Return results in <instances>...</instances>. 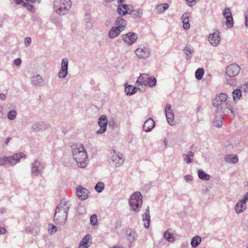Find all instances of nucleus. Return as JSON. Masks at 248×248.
Here are the masks:
<instances>
[{"label": "nucleus", "instance_id": "obj_52", "mask_svg": "<svg viewBox=\"0 0 248 248\" xmlns=\"http://www.w3.org/2000/svg\"><path fill=\"white\" fill-rule=\"evenodd\" d=\"M240 201L247 204V202L248 201V192L245 194L243 197L242 199L240 200Z\"/></svg>", "mask_w": 248, "mask_h": 248}, {"label": "nucleus", "instance_id": "obj_20", "mask_svg": "<svg viewBox=\"0 0 248 248\" xmlns=\"http://www.w3.org/2000/svg\"><path fill=\"white\" fill-rule=\"evenodd\" d=\"M50 126L49 124L45 123H38L33 124L31 126V129L34 132L43 131Z\"/></svg>", "mask_w": 248, "mask_h": 248}, {"label": "nucleus", "instance_id": "obj_61", "mask_svg": "<svg viewBox=\"0 0 248 248\" xmlns=\"http://www.w3.org/2000/svg\"><path fill=\"white\" fill-rule=\"evenodd\" d=\"M190 158L194 156V153L191 151H189L188 152H187V154H186Z\"/></svg>", "mask_w": 248, "mask_h": 248}, {"label": "nucleus", "instance_id": "obj_55", "mask_svg": "<svg viewBox=\"0 0 248 248\" xmlns=\"http://www.w3.org/2000/svg\"><path fill=\"white\" fill-rule=\"evenodd\" d=\"M245 26L248 27V12L245 14Z\"/></svg>", "mask_w": 248, "mask_h": 248}, {"label": "nucleus", "instance_id": "obj_11", "mask_svg": "<svg viewBox=\"0 0 248 248\" xmlns=\"http://www.w3.org/2000/svg\"><path fill=\"white\" fill-rule=\"evenodd\" d=\"M240 67L237 64H231L228 65L225 71V74L230 78L236 77L240 72Z\"/></svg>", "mask_w": 248, "mask_h": 248}, {"label": "nucleus", "instance_id": "obj_12", "mask_svg": "<svg viewBox=\"0 0 248 248\" xmlns=\"http://www.w3.org/2000/svg\"><path fill=\"white\" fill-rule=\"evenodd\" d=\"M68 60L67 58H63L61 62V69L58 73L59 78H63L68 74Z\"/></svg>", "mask_w": 248, "mask_h": 248}, {"label": "nucleus", "instance_id": "obj_53", "mask_svg": "<svg viewBox=\"0 0 248 248\" xmlns=\"http://www.w3.org/2000/svg\"><path fill=\"white\" fill-rule=\"evenodd\" d=\"M187 4L190 7H192L193 5L195 4V0H186Z\"/></svg>", "mask_w": 248, "mask_h": 248}, {"label": "nucleus", "instance_id": "obj_16", "mask_svg": "<svg viewBox=\"0 0 248 248\" xmlns=\"http://www.w3.org/2000/svg\"><path fill=\"white\" fill-rule=\"evenodd\" d=\"M208 40L212 46H218L220 41L219 32L218 31H216L213 33L210 34Z\"/></svg>", "mask_w": 248, "mask_h": 248}, {"label": "nucleus", "instance_id": "obj_63", "mask_svg": "<svg viewBox=\"0 0 248 248\" xmlns=\"http://www.w3.org/2000/svg\"><path fill=\"white\" fill-rule=\"evenodd\" d=\"M244 90L245 92H248V84L243 85Z\"/></svg>", "mask_w": 248, "mask_h": 248}, {"label": "nucleus", "instance_id": "obj_18", "mask_svg": "<svg viewBox=\"0 0 248 248\" xmlns=\"http://www.w3.org/2000/svg\"><path fill=\"white\" fill-rule=\"evenodd\" d=\"M228 96L226 93H220L216 95L215 98L213 100L212 104L213 106H217L218 105L226 103Z\"/></svg>", "mask_w": 248, "mask_h": 248}, {"label": "nucleus", "instance_id": "obj_32", "mask_svg": "<svg viewBox=\"0 0 248 248\" xmlns=\"http://www.w3.org/2000/svg\"><path fill=\"white\" fill-rule=\"evenodd\" d=\"M137 88L131 85L125 84V92L127 95H132L137 92Z\"/></svg>", "mask_w": 248, "mask_h": 248}, {"label": "nucleus", "instance_id": "obj_5", "mask_svg": "<svg viewBox=\"0 0 248 248\" xmlns=\"http://www.w3.org/2000/svg\"><path fill=\"white\" fill-rule=\"evenodd\" d=\"M136 83L138 84V86L144 85L148 86L149 87H154L156 84V79L154 77H149L148 74L144 73L141 74L138 78Z\"/></svg>", "mask_w": 248, "mask_h": 248}, {"label": "nucleus", "instance_id": "obj_28", "mask_svg": "<svg viewBox=\"0 0 248 248\" xmlns=\"http://www.w3.org/2000/svg\"><path fill=\"white\" fill-rule=\"evenodd\" d=\"M115 24L117 27L124 31L126 27V22L122 17L119 16L115 19Z\"/></svg>", "mask_w": 248, "mask_h": 248}, {"label": "nucleus", "instance_id": "obj_49", "mask_svg": "<svg viewBox=\"0 0 248 248\" xmlns=\"http://www.w3.org/2000/svg\"><path fill=\"white\" fill-rule=\"evenodd\" d=\"M91 16L90 14H86L84 16V21L86 23V24H91Z\"/></svg>", "mask_w": 248, "mask_h": 248}, {"label": "nucleus", "instance_id": "obj_8", "mask_svg": "<svg viewBox=\"0 0 248 248\" xmlns=\"http://www.w3.org/2000/svg\"><path fill=\"white\" fill-rule=\"evenodd\" d=\"M124 42L128 46H131L136 43L138 39V35L134 32H129L121 35Z\"/></svg>", "mask_w": 248, "mask_h": 248}, {"label": "nucleus", "instance_id": "obj_29", "mask_svg": "<svg viewBox=\"0 0 248 248\" xmlns=\"http://www.w3.org/2000/svg\"><path fill=\"white\" fill-rule=\"evenodd\" d=\"M132 8V6L130 7V10L129 11L128 14L131 15L132 17L134 19L140 18L142 14V10L140 8L137 10H133Z\"/></svg>", "mask_w": 248, "mask_h": 248}, {"label": "nucleus", "instance_id": "obj_57", "mask_svg": "<svg viewBox=\"0 0 248 248\" xmlns=\"http://www.w3.org/2000/svg\"><path fill=\"white\" fill-rule=\"evenodd\" d=\"M25 233L27 234H31L32 233V230L30 227H26L25 229Z\"/></svg>", "mask_w": 248, "mask_h": 248}, {"label": "nucleus", "instance_id": "obj_27", "mask_svg": "<svg viewBox=\"0 0 248 248\" xmlns=\"http://www.w3.org/2000/svg\"><path fill=\"white\" fill-rule=\"evenodd\" d=\"M171 229H169L164 232V238L169 242H173L175 241L174 234L171 232Z\"/></svg>", "mask_w": 248, "mask_h": 248}, {"label": "nucleus", "instance_id": "obj_24", "mask_svg": "<svg viewBox=\"0 0 248 248\" xmlns=\"http://www.w3.org/2000/svg\"><path fill=\"white\" fill-rule=\"evenodd\" d=\"M155 126V122L153 119L152 118H149L144 123L143 129L144 131L148 132L151 131Z\"/></svg>", "mask_w": 248, "mask_h": 248}, {"label": "nucleus", "instance_id": "obj_26", "mask_svg": "<svg viewBox=\"0 0 248 248\" xmlns=\"http://www.w3.org/2000/svg\"><path fill=\"white\" fill-rule=\"evenodd\" d=\"M247 208V204L239 200L235 206V212L239 214L243 212Z\"/></svg>", "mask_w": 248, "mask_h": 248}, {"label": "nucleus", "instance_id": "obj_40", "mask_svg": "<svg viewBox=\"0 0 248 248\" xmlns=\"http://www.w3.org/2000/svg\"><path fill=\"white\" fill-rule=\"evenodd\" d=\"M204 73L203 69L202 68H198L195 72L196 78L198 80L201 79L203 77Z\"/></svg>", "mask_w": 248, "mask_h": 248}, {"label": "nucleus", "instance_id": "obj_3", "mask_svg": "<svg viewBox=\"0 0 248 248\" xmlns=\"http://www.w3.org/2000/svg\"><path fill=\"white\" fill-rule=\"evenodd\" d=\"M71 7L70 0H56L54 1V9L56 12L61 15H64Z\"/></svg>", "mask_w": 248, "mask_h": 248}, {"label": "nucleus", "instance_id": "obj_14", "mask_svg": "<svg viewBox=\"0 0 248 248\" xmlns=\"http://www.w3.org/2000/svg\"><path fill=\"white\" fill-rule=\"evenodd\" d=\"M44 169V166L43 163H41L37 160H36L31 165V173L35 176L40 175Z\"/></svg>", "mask_w": 248, "mask_h": 248}, {"label": "nucleus", "instance_id": "obj_45", "mask_svg": "<svg viewBox=\"0 0 248 248\" xmlns=\"http://www.w3.org/2000/svg\"><path fill=\"white\" fill-rule=\"evenodd\" d=\"M91 239V236L89 234L86 235L80 241V243L85 246H89L88 242Z\"/></svg>", "mask_w": 248, "mask_h": 248}, {"label": "nucleus", "instance_id": "obj_47", "mask_svg": "<svg viewBox=\"0 0 248 248\" xmlns=\"http://www.w3.org/2000/svg\"><path fill=\"white\" fill-rule=\"evenodd\" d=\"M223 15L224 18H227L228 17L232 16V13L230 8H225L223 11Z\"/></svg>", "mask_w": 248, "mask_h": 248}, {"label": "nucleus", "instance_id": "obj_21", "mask_svg": "<svg viewBox=\"0 0 248 248\" xmlns=\"http://www.w3.org/2000/svg\"><path fill=\"white\" fill-rule=\"evenodd\" d=\"M130 7H131L130 5L120 4L117 7V11L120 16L122 17L126 14H128L129 11L130 10Z\"/></svg>", "mask_w": 248, "mask_h": 248}, {"label": "nucleus", "instance_id": "obj_48", "mask_svg": "<svg viewBox=\"0 0 248 248\" xmlns=\"http://www.w3.org/2000/svg\"><path fill=\"white\" fill-rule=\"evenodd\" d=\"M108 126L112 128H116L118 126L117 122L115 121L114 118H111L108 121Z\"/></svg>", "mask_w": 248, "mask_h": 248}, {"label": "nucleus", "instance_id": "obj_36", "mask_svg": "<svg viewBox=\"0 0 248 248\" xmlns=\"http://www.w3.org/2000/svg\"><path fill=\"white\" fill-rule=\"evenodd\" d=\"M169 7V5L167 3L161 4L157 5L155 8V10L157 14H161L167 10Z\"/></svg>", "mask_w": 248, "mask_h": 248}, {"label": "nucleus", "instance_id": "obj_4", "mask_svg": "<svg viewBox=\"0 0 248 248\" xmlns=\"http://www.w3.org/2000/svg\"><path fill=\"white\" fill-rule=\"evenodd\" d=\"M142 196L140 192H136L132 194L129 200L131 209L138 212L142 204Z\"/></svg>", "mask_w": 248, "mask_h": 248}, {"label": "nucleus", "instance_id": "obj_1", "mask_svg": "<svg viewBox=\"0 0 248 248\" xmlns=\"http://www.w3.org/2000/svg\"><path fill=\"white\" fill-rule=\"evenodd\" d=\"M70 207L71 204L68 201L64 200L60 201L55 209L54 216V220L57 224L62 226L65 224Z\"/></svg>", "mask_w": 248, "mask_h": 248}, {"label": "nucleus", "instance_id": "obj_35", "mask_svg": "<svg viewBox=\"0 0 248 248\" xmlns=\"http://www.w3.org/2000/svg\"><path fill=\"white\" fill-rule=\"evenodd\" d=\"M184 52L186 56V60H190L191 58V55L193 53V49L189 46H186L184 49Z\"/></svg>", "mask_w": 248, "mask_h": 248}, {"label": "nucleus", "instance_id": "obj_22", "mask_svg": "<svg viewBox=\"0 0 248 248\" xmlns=\"http://www.w3.org/2000/svg\"><path fill=\"white\" fill-rule=\"evenodd\" d=\"M142 220L144 223V227L146 228H148L150 226L151 221L149 206H148L146 209L145 214L142 215Z\"/></svg>", "mask_w": 248, "mask_h": 248}, {"label": "nucleus", "instance_id": "obj_19", "mask_svg": "<svg viewBox=\"0 0 248 248\" xmlns=\"http://www.w3.org/2000/svg\"><path fill=\"white\" fill-rule=\"evenodd\" d=\"M89 193L88 190L81 186H79L77 188V195L78 197L82 200H85L88 198Z\"/></svg>", "mask_w": 248, "mask_h": 248}, {"label": "nucleus", "instance_id": "obj_2", "mask_svg": "<svg viewBox=\"0 0 248 248\" xmlns=\"http://www.w3.org/2000/svg\"><path fill=\"white\" fill-rule=\"evenodd\" d=\"M72 155L78 167L85 168L87 166L88 155L84 147L82 145H75L72 147Z\"/></svg>", "mask_w": 248, "mask_h": 248}, {"label": "nucleus", "instance_id": "obj_58", "mask_svg": "<svg viewBox=\"0 0 248 248\" xmlns=\"http://www.w3.org/2000/svg\"><path fill=\"white\" fill-rule=\"evenodd\" d=\"M23 5L24 6H27V9L29 10V11H31V9L33 8V6L31 4H27L26 5V4L24 2V4Z\"/></svg>", "mask_w": 248, "mask_h": 248}, {"label": "nucleus", "instance_id": "obj_25", "mask_svg": "<svg viewBox=\"0 0 248 248\" xmlns=\"http://www.w3.org/2000/svg\"><path fill=\"white\" fill-rule=\"evenodd\" d=\"M123 30H121L119 27H113L109 31L108 36L110 39H113L118 36Z\"/></svg>", "mask_w": 248, "mask_h": 248}, {"label": "nucleus", "instance_id": "obj_56", "mask_svg": "<svg viewBox=\"0 0 248 248\" xmlns=\"http://www.w3.org/2000/svg\"><path fill=\"white\" fill-rule=\"evenodd\" d=\"M185 180L186 181H191L193 180V177L190 175H186L184 177Z\"/></svg>", "mask_w": 248, "mask_h": 248}, {"label": "nucleus", "instance_id": "obj_31", "mask_svg": "<svg viewBox=\"0 0 248 248\" xmlns=\"http://www.w3.org/2000/svg\"><path fill=\"white\" fill-rule=\"evenodd\" d=\"M223 117L221 115H216L213 122V125L217 127H220L222 125Z\"/></svg>", "mask_w": 248, "mask_h": 248}, {"label": "nucleus", "instance_id": "obj_50", "mask_svg": "<svg viewBox=\"0 0 248 248\" xmlns=\"http://www.w3.org/2000/svg\"><path fill=\"white\" fill-rule=\"evenodd\" d=\"M49 227L51 226V227L49 229V231L51 234H53L57 232V227L54 226V225H49Z\"/></svg>", "mask_w": 248, "mask_h": 248}, {"label": "nucleus", "instance_id": "obj_51", "mask_svg": "<svg viewBox=\"0 0 248 248\" xmlns=\"http://www.w3.org/2000/svg\"><path fill=\"white\" fill-rule=\"evenodd\" d=\"M21 59L20 58H17L15 59L14 62L13 63L16 65V66H19L21 64Z\"/></svg>", "mask_w": 248, "mask_h": 248}, {"label": "nucleus", "instance_id": "obj_13", "mask_svg": "<svg viewBox=\"0 0 248 248\" xmlns=\"http://www.w3.org/2000/svg\"><path fill=\"white\" fill-rule=\"evenodd\" d=\"M68 60L67 58H63L61 62V69L58 73L59 78H63L68 74Z\"/></svg>", "mask_w": 248, "mask_h": 248}, {"label": "nucleus", "instance_id": "obj_15", "mask_svg": "<svg viewBox=\"0 0 248 248\" xmlns=\"http://www.w3.org/2000/svg\"><path fill=\"white\" fill-rule=\"evenodd\" d=\"M108 123V118L106 116L101 115L99 117L98 124L100 128L97 131L96 133L97 134H102L106 131Z\"/></svg>", "mask_w": 248, "mask_h": 248}, {"label": "nucleus", "instance_id": "obj_17", "mask_svg": "<svg viewBox=\"0 0 248 248\" xmlns=\"http://www.w3.org/2000/svg\"><path fill=\"white\" fill-rule=\"evenodd\" d=\"M165 114L168 124L171 125L174 124V114L171 106L168 104L165 107Z\"/></svg>", "mask_w": 248, "mask_h": 248}, {"label": "nucleus", "instance_id": "obj_64", "mask_svg": "<svg viewBox=\"0 0 248 248\" xmlns=\"http://www.w3.org/2000/svg\"><path fill=\"white\" fill-rule=\"evenodd\" d=\"M88 247H89V246L83 245H82L81 244L79 243L78 248H88Z\"/></svg>", "mask_w": 248, "mask_h": 248}, {"label": "nucleus", "instance_id": "obj_23", "mask_svg": "<svg viewBox=\"0 0 248 248\" xmlns=\"http://www.w3.org/2000/svg\"><path fill=\"white\" fill-rule=\"evenodd\" d=\"M31 82L33 86L39 87L44 84V79L40 75H36L32 77Z\"/></svg>", "mask_w": 248, "mask_h": 248}, {"label": "nucleus", "instance_id": "obj_9", "mask_svg": "<svg viewBox=\"0 0 248 248\" xmlns=\"http://www.w3.org/2000/svg\"><path fill=\"white\" fill-rule=\"evenodd\" d=\"M151 49L149 46L139 47L135 50V54L140 59H146L151 55Z\"/></svg>", "mask_w": 248, "mask_h": 248}, {"label": "nucleus", "instance_id": "obj_42", "mask_svg": "<svg viewBox=\"0 0 248 248\" xmlns=\"http://www.w3.org/2000/svg\"><path fill=\"white\" fill-rule=\"evenodd\" d=\"M226 25L228 28H232L233 26V20L232 16H230L226 18Z\"/></svg>", "mask_w": 248, "mask_h": 248}, {"label": "nucleus", "instance_id": "obj_59", "mask_svg": "<svg viewBox=\"0 0 248 248\" xmlns=\"http://www.w3.org/2000/svg\"><path fill=\"white\" fill-rule=\"evenodd\" d=\"M181 248H188V242L183 243L181 245Z\"/></svg>", "mask_w": 248, "mask_h": 248}, {"label": "nucleus", "instance_id": "obj_46", "mask_svg": "<svg viewBox=\"0 0 248 248\" xmlns=\"http://www.w3.org/2000/svg\"><path fill=\"white\" fill-rule=\"evenodd\" d=\"M183 157L185 162L188 164L192 163L194 161L193 158H190L186 154L183 155Z\"/></svg>", "mask_w": 248, "mask_h": 248}, {"label": "nucleus", "instance_id": "obj_44", "mask_svg": "<svg viewBox=\"0 0 248 248\" xmlns=\"http://www.w3.org/2000/svg\"><path fill=\"white\" fill-rule=\"evenodd\" d=\"M91 224L93 226H96L98 224V219L97 216L95 214H93L90 217Z\"/></svg>", "mask_w": 248, "mask_h": 248}, {"label": "nucleus", "instance_id": "obj_54", "mask_svg": "<svg viewBox=\"0 0 248 248\" xmlns=\"http://www.w3.org/2000/svg\"><path fill=\"white\" fill-rule=\"evenodd\" d=\"M31 38L30 37H27L25 39V44L27 46H29L31 43Z\"/></svg>", "mask_w": 248, "mask_h": 248}, {"label": "nucleus", "instance_id": "obj_10", "mask_svg": "<svg viewBox=\"0 0 248 248\" xmlns=\"http://www.w3.org/2000/svg\"><path fill=\"white\" fill-rule=\"evenodd\" d=\"M227 103L223 104L218 105L217 106H214L216 108V111L217 113H226L227 114L231 115V117L233 118L234 116V111L232 110V108L231 106H229L226 107Z\"/></svg>", "mask_w": 248, "mask_h": 248}, {"label": "nucleus", "instance_id": "obj_30", "mask_svg": "<svg viewBox=\"0 0 248 248\" xmlns=\"http://www.w3.org/2000/svg\"><path fill=\"white\" fill-rule=\"evenodd\" d=\"M189 15L188 13H184L182 16V20L183 23V28L185 30H187L190 28V24L189 23Z\"/></svg>", "mask_w": 248, "mask_h": 248}, {"label": "nucleus", "instance_id": "obj_33", "mask_svg": "<svg viewBox=\"0 0 248 248\" xmlns=\"http://www.w3.org/2000/svg\"><path fill=\"white\" fill-rule=\"evenodd\" d=\"M225 160L230 163H236L238 161V158L236 155H227L225 156Z\"/></svg>", "mask_w": 248, "mask_h": 248}, {"label": "nucleus", "instance_id": "obj_39", "mask_svg": "<svg viewBox=\"0 0 248 248\" xmlns=\"http://www.w3.org/2000/svg\"><path fill=\"white\" fill-rule=\"evenodd\" d=\"M201 238L200 236H195L191 240V245L192 247L196 248L201 243Z\"/></svg>", "mask_w": 248, "mask_h": 248}, {"label": "nucleus", "instance_id": "obj_6", "mask_svg": "<svg viewBox=\"0 0 248 248\" xmlns=\"http://www.w3.org/2000/svg\"><path fill=\"white\" fill-rule=\"evenodd\" d=\"M110 155L109 162L111 166L119 167L124 163V159L122 157V154L112 150L110 152Z\"/></svg>", "mask_w": 248, "mask_h": 248}, {"label": "nucleus", "instance_id": "obj_38", "mask_svg": "<svg viewBox=\"0 0 248 248\" xmlns=\"http://www.w3.org/2000/svg\"><path fill=\"white\" fill-rule=\"evenodd\" d=\"M232 94L233 99L234 102L237 101L242 96L241 91L238 89L234 90L232 93Z\"/></svg>", "mask_w": 248, "mask_h": 248}, {"label": "nucleus", "instance_id": "obj_41", "mask_svg": "<svg viewBox=\"0 0 248 248\" xmlns=\"http://www.w3.org/2000/svg\"><path fill=\"white\" fill-rule=\"evenodd\" d=\"M105 185L102 182H98L95 186V190L98 192H101L104 189Z\"/></svg>", "mask_w": 248, "mask_h": 248}, {"label": "nucleus", "instance_id": "obj_7", "mask_svg": "<svg viewBox=\"0 0 248 248\" xmlns=\"http://www.w3.org/2000/svg\"><path fill=\"white\" fill-rule=\"evenodd\" d=\"M21 157L26 158V155L22 153L15 154L11 156L0 158V166L3 165L6 163L13 166L16 164Z\"/></svg>", "mask_w": 248, "mask_h": 248}, {"label": "nucleus", "instance_id": "obj_62", "mask_svg": "<svg viewBox=\"0 0 248 248\" xmlns=\"http://www.w3.org/2000/svg\"><path fill=\"white\" fill-rule=\"evenodd\" d=\"M6 232V229L4 227H0V234H4Z\"/></svg>", "mask_w": 248, "mask_h": 248}, {"label": "nucleus", "instance_id": "obj_34", "mask_svg": "<svg viewBox=\"0 0 248 248\" xmlns=\"http://www.w3.org/2000/svg\"><path fill=\"white\" fill-rule=\"evenodd\" d=\"M126 234L127 235V239L130 242V245H131V243L135 240L136 233L135 232L131 230H127L126 231Z\"/></svg>", "mask_w": 248, "mask_h": 248}, {"label": "nucleus", "instance_id": "obj_60", "mask_svg": "<svg viewBox=\"0 0 248 248\" xmlns=\"http://www.w3.org/2000/svg\"><path fill=\"white\" fill-rule=\"evenodd\" d=\"M0 99L3 101H4L6 99V95L4 93H0Z\"/></svg>", "mask_w": 248, "mask_h": 248}, {"label": "nucleus", "instance_id": "obj_37", "mask_svg": "<svg viewBox=\"0 0 248 248\" xmlns=\"http://www.w3.org/2000/svg\"><path fill=\"white\" fill-rule=\"evenodd\" d=\"M198 175L199 178L202 180L207 181L210 178V176L202 170H198Z\"/></svg>", "mask_w": 248, "mask_h": 248}, {"label": "nucleus", "instance_id": "obj_43", "mask_svg": "<svg viewBox=\"0 0 248 248\" xmlns=\"http://www.w3.org/2000/svg\"><path fill=\"white\" fill-rule=\"evenodd\" d=\"M16 111L15 110H12L8 113L7 117L9 120H13L16 118Z\"/></svg>", "mask_w": 248, "mask_h": 248}]
</instances>
